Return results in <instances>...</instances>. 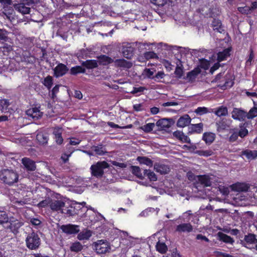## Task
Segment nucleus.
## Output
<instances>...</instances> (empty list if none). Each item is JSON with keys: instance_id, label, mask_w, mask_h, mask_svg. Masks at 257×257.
Here are the masks:
<instances>
[{"instance_id": "obj_39", "label": "nucleus", "mask_w": 257, "mask_h": 257, "mask_svg": "<svg viewBox=\"0 0 257 257\" xmlns=\"http://www.w3.org/2000/svg\"><path fill=\"white\" fill-rule=\"evenodd\" d=\"M10 105V100L7 99H0V110L2 112H7L9 110Z\"/></svg>"}, {"instance_id": "obj_7", "label": "nucleus", "mask_w": 257, "mask_h": 257, "mask_svg": "<svg viewBox=\"0 0 257 257\" xmlns=\"http://www.w3.org/2000/svg\"><path fill=\"white\" fill-rule=\"evenodd\" d=\"M231 114V117L233 119L242 121L245 120L247 115V112L241 108L234 107Z\"/></svg>"}, {"instance_id": "obj_42", "label": "nucleus", "mask_w": 257, "mask_h": 257, "mask_svg": "<svg viewBox=\"0 0 257 257\" xmlns=\"http://www.w3.org/2000/svg\"><path fill=\"white\" fill-rule=\"evenodd\" d=\"M83 248L81 243L78 241L72 243L70 247V250L72 252H78L80 251Z\"/></svg>"}, {"instance_id": "obj_57", "label": "nucleus", "mask_w": 257, "mask_h": 257, "mask_svg": "<svg viewBox=\"0 0 257 257\" xmlns=\"http://www.w3.org/2000/svg\"><path fill=\"white\" fill-rule=\"evenodd\" d=\"M209 112L208 109L205 107H198L194 110V112L197 115H202Z\"/></svg>"}, {"instance_id": "obj_18", "label": "nucleus", "mask_w": 257, "mask_h": 257, "mask_svg": "<svg viewBox=\"0 0 257 257\" xmlns=\"http://www.w3.org/2000/svg\"><path fill=\"white\" fill-rule=\"evenodd\" d=\"M175 230L179 233L190 232L193 230V227L190 223H181L176 226Z\"/></svg>"}, {"instance_id": "obj_30", "label": "nucleus", "mask_w": 257, "mask_h": 257, "mask_svg": "<svg viewBox=\"0 0 257 257\" xmlns=\"http://www.w3.org/2000/svg\"><path fill=\"white\" fill-rule=\"evenodd\" d=\"M82 66L88 69H92L98 67L97 61L93 59L87 60L82 63Z\"/></svg>"}, {"instance_id": "obj_14", "label": "nucleus", "mask_w": 257, "mask_h": 257, "mask_svg": "<svg viewBox=\"0 0 257 257\" xmlns=\"http://www.w3.org/2000/svg\"><path fill=\"white\" fill-rule=\"evenodd\" d=\"M63 129L62 127H55L53 128L52 134L54 139L57 145H60L63 143V139L62 136Z\"/></svg>"}, {"instance_id": "obj_36", "label": "nucleus", "mask_w": 257, "mask_h": 257, "mask_svg": "<svg viewBox=\"0 0 257 257\" xmlns=\"http://www.w3.org/2000/svg\"><path fill=\"white\" fill-rule=\"evenodd\" d=\"M27 113L33 118L38 119L41 115L40 110L37 107H34L27 110Z\"/></svg>"}, {"instance_id": "obj_20", "label": "nucleus", "mask_w": 257, "mask_h": 257, "mask_svg": "<svg viewBox=\"0 0 257 257\" xmlns=\"http://www.w3.org/2000/svg\"><path fill=\"white\" fill-rule=\"evenodd\" d=\"M115 66L117 67L129 69L133 66L132 62L126 61L124 59H116L113 61Z\"/></svg>"}, {"instance_id": "obj_5", "label": "nucleus", "mask_w": 257, "mask_h": 257, "mask_svg": "<svg viewBox=\"0 0 257 257\" xmlns=\"http://www.w3.org/2000/svg\"><path fill=\"white\" fill-rule=\"evenodd\" d=\"M94 249L98 254L105 253L110 250L109 243L106 240H98L94 243Z\"/></svg>"}, {"instance_id": "obj_8", "label": "nucleus", "mask_w": 257, "mask_h": 257, "mask_svg": "<svg viewBox=\"0 0 257 257\" xmlns=\"http://www.w3.org/2000/svg\"><path fill=\"white\" fill-rule=\"evenodd\" d=\"M175 123V121L173 118H162L159 119L156 122V125L161 130H167L170 128Z\"/></svg>"}, {"instance_id": "obj_53", "label": "nucleus", "mask_w": 257, "mask_h": 257, "mask_svg": "<svg viewBox=\"0 0 257 257\" xmlns=\"http://www.w3.org/2000/svg\"><path fill=\"white\" fill-rule=\"evenodd\" d=\"M9 216L5 211L0 210V224L7 223L9 221Z\"/></svg>"}, {"instance_id": "obj_11", "label": "nucleus", "mask_w": 257, "mask_h": 257, "mask_svg": "<svg viewBox=\"0 0 257 257\" xmlns=\"http://www.w3.org/2000/svg\"><path fill=\"white\" fill-rule=\"evenodd\" d=\"M197 11L198 14L203 16L209 15L210 16H218L220 15L218 9L215 8L211 10L210 8H209L206 6H204L201 8H199Z\"/></svg>"}, {"instance_id": "obj_55", "label": "nucleus", "mask_w": 257, "mask_h": 257, "mask_svg": "<svg viewBox=\"0 0 257 257\" xmlns=\"http://www.w3.org/2000/svg\"><path fill=\"white\" fill-rule=\"evenodd\" d=\"M184 73L183 68L182 66H179L177 65L175 68V70L174 71V74L176 75V77L178 79H180L182 77Z\"/></svg>"}, {"instance_id": "obj_26", "label": "nucleus", "mask_w": 257, "mask_h": 257, "mask_svg": "<svg viewBox=\"0 0 257 257\" xmlns=\"http://www.w3.org/2000/svg\"><path fill=\"white\" fill-rule=\"evenodd\" d=\"M241 155L245 156L248 160H253L257 158V150L246 149L241 152Z\"/></svg>"}, {"instance_id": "obj_37", "label": "nucleus", "mask_w": 257, "mask_h": 257, "mask_svg": "<svg viewBox=\"0 0 257 257\" xmlns=\"http://www.w3.org/2000/svg\"><path fill=\"white\" fill-rule=\"evenodd\" d=\"M137 160L141 164H144L149 167H152L153 166V161L147 157L139 156L137 158Z\"/></svg>"}, {"instance_id": "obj_24", "label": "nucleus", "mask_w": 257, "mask_h": 257, "mask_svg": "<svg viewBox=\"0 0 257 257\" xmlns=\"http://www.w3.org/2000/svg\"><path fill=\"white\" fill-rule=\"evenodd\" d=\"M231 50V47H228L224 49L222 51L218 52L217 54V61L221 62L225 60L230 55V52Z\"/></svg>"}, {"instance_id": "obj_61", "label": "nucleus", "mask_w": 257, "mask_h": 257, "mask_svg": "<svg viewBox=\"0 0 257 257\" xmlns=\"http://www.w3.org/2000/svg\"><path fill=\"white\" fill-rule=\"evenodd\" d=\"M62 212L67 214L69 216H74L77 214V212L75 211V208L73 207L72 205L66 210V212L62 211Z\"/></svg>"}, {"instance_id": "obj_27", "label": "nucleus", "mask_w": 257, "mask_h": 257, "mask_svg": "<svg viewBox=\"0 0 257 257\" xmlns=\"http://www.w3.org/2000/svg\"><path fill=\"white\" fill-rule=\"evenodd\" d=\"M22 61L28 63H33L35 61V58L33 57L30 52L23 51L22 54Z\"/></svg>"}, {"instance_id": "obj_41", "label": "nucleus", "mask_w": 257, "mask_h": 257, "mask_svg": "<svg viewBox=\"0 0 257 257\" xmlns=\"http://www.w3.org/2000/svg\"><path fill=\"white\" fill-rule=\"evenodd\" d=\"M147 177L151 181H156L157 180V177L153 171L150 170H145L144 171V178Z\"/></svg>"}, {"instance_id": "obj_28", "label": "nucleus", "mask_w": 257, "mask_h": 257, "mask_svg": "<svg viewBox=\"0 0 257 257\" xmlns=\"http://www.w3.org/2000/svg\"><path fill=\"white\" fill-rule=\"evenodd\" d=\"M248 188L246 184L242 183H237L232 185V189L237 192H245Z\"/></svg>"}, {"instance_id": "obj_49", "label": "nucleus", "mask_w": 257, "mask_h": 257, "mask_svg": "<svg viewBox=\"0 0 257 257\" xmlns=\"http://www.w3.org/2000/svg\"><path fill=\"white\" fill-rule=\"evenodd\" d=\"M92 150L96 154L102 156L103 155L105 151H104L102 145H99L97 146H93Z\"/></svg>"}, {"instance_id": "obj_23", "label": "nucleus", "mask_w": 257, "mask_h": 257, "mask_svg": "<svg viewBox=\"0 0 257 257\" xmlns=\"http://www.w3.org/2000/svg\"><path fill=\"white\" fill-rule=\"evenodd\" d=\"M97 63L100 65L106 66L113 62L114 60L110 57L105 55H100L97 57Z\"/></svg>"}, {"instance_id": "obj_19", "label": "nucleus", "mask_w": 257, "mask_h": 257, "mask_svg": "<svg viewBox=\"0 0 257 257\" xmlns=\"http://www.w3.org/2000/svg\"><path fill=\"white\" fill-rule=\"evenodd\" d=\"M191 119L188 114L181 116L177 122L178 127H184L188 125L191 122Z\"/></svg>"}, {"instance_id": "obj_35", "label": "nucleus", "mask_w": 257, "mask_h": 257, "mask_svg": "<svg viewBox=\"0 0 257 257\" xmlns=\"http://www.w3.org/2000/svg\"><path fill=\"white\" fill-rule=\"evenodd\" d=\"M36 139L40 144L45 145L47 143L49 138L47 134L40 132L37 134Z\"/></svg>"}, {"instance_id": "obj_44", "label": "nucleus", "mask_w": 257, "mask_h": 257, "mask_svg": "<svg viewBox=\"0 0 257 257\" xmlns=\"http://www.w3.org/2000/svg\"><path fill=\"white\" fill-rule=\"evenodd\" d=\"M195 154H197L200 156H203L205 157H209L213 155V152L211 149H208L207 150H197L194 152Z\"/></svg>"}, {"instance_id": "obj_64", "label": "nucleus", "mask_w": 257, "mask_h": 257, "mask_svg": "<svg viewBox=\"0 0 257 257\" xmlns=\"http://www.w3.org/2000/svg\"><path fill=\"white\" fill-rule=\"evenodd\" d=\"M145 57L146 59H152L157 57L156 53L153 51L147 52L145 53Z\"/></svg>"}, {"instance_id": "obj_25", "label": "nucleus", "mask_w": 257, "mask_h": 257, "mask_svg": "<svg viewBox=\"0 0 257 257\" xmlns=\"http://www.w3.org/2000/svg\"><path fill=\"white\" fill-rule=\"evenodd\" d=\"M23 225V223L17 219L10 220L9 228L13 232H18L19 229Z\"/></svg>"}, {"instance_id": "obj_60", "label": "nucleus", "mask_w": 257, "mask_h": 257, "mask_svg": "<svg viewBox=\"0 0 257 257\" xmlns=\"http://www.w3.org/2000/svg\"><path fill=\"white\" fill-rule=\"evenodd\" d=\"M8 32L6 30L0 29V40L4 42H7L9 39Z\"/></svg>"}, {"instance_id": "obj_40", "label": "nucleus", "mask_w": 257, "mask_h": 257, "mask_svg": "<svg viewBox=\"0 0 257 257\" xmlns=\"http://www.w3.org/2000/svg\"><path fill=\"white\" fill-rule=\"evenodd\" d=\"M215 114L218 116H225L228 114V109L225 106H221L215 111Z\"/></svg>"}, {"instance_id": "obj_6", "label": "nucleus", "mask_w": 257, "mask_h": 257, "mask_svg": "<svg viewBox=\"0 0 257 257\" xmlns=\"http://www.w3.org/2000/svg\"><path fill=\"white\" fill-rule=\"evenodd\" d=\"M257 243L256 235L253 233H248L244 235L243 240L241 241V243L244 247L252 249L253 245Z\"/></svg>"}, {"instance_id": "obj_1", "label": "nucleus", "mask_w": 257, "mask_h": 257, "mask_svg": "<svg viewBox=\"0 0 257 257\" xmlns=\"http://www.w3.org/2000/svg\"><path fill=\"white\" fill-rule=\"evenodd\" d=\"M19 174L13 169H3L0 171V182L12 186L19 181Z\"/></svg>"}, {"instance_id": "obj_62", "label": "nucleus", "mask_w": 257, "mask_h": 257, "mask_svg": "<svg viewBox=\"0 0 257 257\" xmlns=\"http://www.w3.org/2000/svg\"><path fill=\"white\" fill-rule=\"evenodd\" d=\"M87 55V50L84 49H81L78 51L76 56L78 58H85Z\"/></svg>"}, {"instance_id": "obj_58", "label": "nucleus", "mask_w": 257, "mask_h": 257, "mask_svg": "<svg viewBox=\"0 0 257 257\" xmlns=\"http://www.w3.org/2000/svg\"><path fill=\"white\" fill-rule=\"evenodd\" d=\"M133 109L137 112L146 110L145 105L144 103H138L133 105Z\"/></svg>"}, {"instance_id": "obj_10", "label": "nucleus", "mask_w": 257, "mask_h": 257, "mask_svg": "<svg viewBox=\"0 0 257 257\" xmlns=\"http://www.w3.org/2000/svg\"><path fill=\"white\" fill-rule=\"evenodd\" d=\"M22 164L27 172H33L36 169V162L29 158L24 157L22 159Z\"/></svg>"}, {"instance_id": "obj_34", "label": "nucleus", "mask_w": 257, "mask_h": 257, "mask_svg": "<svg viewBox=\"0 0 257 257\" xmlns=\"http://www.w3.org/2000/svg\"><path fill=\"white\" fill-rule=\"evenodd\" d=\"M197 177L198 181L201 183V184L206 187L211 186V182L210 181V178L208 176L204 175H199Z\"/></svg>"}, {"instance_id": "obj_43", "label": "nucleus", "mask_w": 257, "mask_h": 257, "mask_svg": "<svg viewBox=\"0 0 257 257\" xmlns=\"http://www.w3.org/2000/svg\"><path fill=\"white\" fill-rule=\"evenodd\" d=\"M156 250L161 253H165L167 252L168 248L164 242L158 241L156 245Z\"/></svg>"}, {"instance_id": "obj_51", "label": "nucleus", "mask_w": 257, "mask_h": 257, "mask_svg": "<svg viewBox=\"0 0 257 257\" xmlns=\"http://www.w3.org/2000/svg\"><path fill=\"white\" fill-rule=\"evenodd\" d=\"M257 116V107L253 106L248 112H247L246 117L247 119H251Z\"/></svg>"}, {"instance_id": "obj_22", "label": "nucleus", "mask_w": 257, "mask_h": 257, "mask_svg": "<svg viewBox=\"0 0 257 257\" xmlns=\"http://www.w3.org/2000/svg\"><path fill=\"white\" fill-rule=\"evenodd\" d=\"M64 206L65 203L62 200H57L53 201L51 200L50 207L53 211H60Z\"/></svg>"}, {"instance_id": "obj_21", "label": "nucleus", "mask_w": 257, "mask_h": 257, "mask_svg": "<svg viewBox=\"0 0 257 257\" xmlns=\"http://www.w3.org/2000/svg\"><path fill=\"white\" fill-rule=\"evenodd\" d=\"M216 135L211 132H205L202 136V140L207 145H210L215 140Z\"/></svg>"}, {"instance_id": "obj_50", "label": "nucleus", "mask_w": 257, "mask_h": 257, "mask_svg": "<svg viewBox=\"0 0 257 257\" xmlns=\"http://www.w3.org/2000/svg\"><path fill=\"white\" fill-rule=\"evenodd\" d=\"M199 63V66L198 67L205 70H208L210 67V61L204 58L200 59Z\"/></svg>"}, {"instance_id": "obj_33", "label": "nucleus", "mask_w": 257, "mask_h": 257, "mask_svg": "<svg viewBox=\"0 0 257 257\" xmlns=\"http://www.w3.org/2000/svg\"><path fill=\"white\" fill-rule=\"evenodd\" d=\"M92 235V231L88 229H84L80 232L77 235V238L80 240L88 239Z\"/></svg>"}, {"instance_id": "obj_16", "label": "nucleus", "mask_w": 257, "mask_h": 257, "mask_svg": "<svg viewBox=\"0 0 257 257\" xmlns=\"http://www.w3.org/2000/svg\"><path fill=\"white\" fill-rule=\"evenodd\" d=\"M234 84L233 79L230 75H226L224 76L222 83L218 84V86L222 89L225 90L227 88L231 87Z\"/></svg>"}, {"instance_id": "obj_29", "label": "nucleus", "mask_w": 257, "mask_h": 257, "mask_svg": "<svg viewBox=\"0 0 257 257\" xmlns=\"http://www.w3.org/2000/svg\"><path fill=\"white\" fill-rule=\"evenodd\" d=\"M218 236L220 240L226 243L233 244L234 240L231 236L221 232L218 233Z\"/></svg>"}, {"instance_id": "obj_38", "label": "nucleus", "mask_w": 257, "mask_h": 257, "mask_svg": "<svg viewBox=\"0 0 257 257\" xmlns=\"http://www.w3.org/2000/svg\"><path fill=\"white\" fill-rule=\"evenodd\" d=\"M86 70L81 66H76L72 67L70 70L71 75H76L80 73H85Z\"/></svg>"}, {"instance_id": "obj_46", "label": "nucleus", "mask_w": 257, "mask_h": 257, "mask_svg": "<svg viewBox=\"0 0 257 257\" xmlns=\"http://www.w3.org/2000/svg\"><path fill=\"white\" fill-rule=\"evenodd\" d=\"M131 168L132 173L134 175H135L140 179H143L144 178V176L142 175L141 169L139 167L136 166H132Z\"/></svg>"}, {"instance_id": "obj_4", "label": "nucleus", "mask_w": 257, "mask_h": 257, "mask_svg": "<svg viewBox=\"0 0 257 257\" xmlns=\"http://www.w3.org/2000/svg\"><path fill=\"white\" fill-rule=\"evenodd\" d=\"M33 4H37L36 0H20V3L14 5L15 9L22 15L30 14L31 9L30 6Z\"/></svg>"}, {"instance_id": "obj_56", "label": "nucleus", "mask_w": 257, "mask_h": 257, "mask_svg": "<svg viewBox=\"0 0 257 257\" xmlns=\"http://www.w3.org/2000/svg\"><path fill=\"white\" fill-rule=\"evenodd\" d=\"M238 11L243 15L250 14L251 12V9L249 6H245L243 7H238Z\"/></svg>"}, {"instance_id": "obj_3", "label": "nucleus", "mask_w": 257, "mask_h": 257, "mask_svg": "<svg viewBox=\"0 0 257 257\" xmlns=\"http://www.w3.org/2000/svg\"><path fill=\"white\" fill-rule=\"evenodd\" d=\"M109 167V164L105 161L97 162L90 167L91 175L96 178H100L104 174V169Z\"/></svg>"}, {"instance_id": "obj_13", "label": "nucleus", "mask_w": 257, "mask_h": 257, "mask_svg": "<svg viewBox=\"0 0 257 257\" xmlns=\"http://www.w3.org/2000/svg\"><path fill=\"white\" fill-rule=\"evenodd\" d=\"M201 71L199 67L195 68L193 70L187 73L186 76L183 78L188 82H194L197 76L201 73Z\"/></svg>"}, {"instance_id": "obj_9", "label": "nucleus", "mask_w": 257, "mask_h": 257, "mask_svg": "<svg viewBox=\"0 0 257 257\" xmlns=\"http://www.w3.org/2000/svg\"><path fill=\"white\" fill-rule=\"evenodd\" d=\"M60 229L64 233L67 234H77L80 231L79 225L72 224L62 225L61 226Z\"/></svg>"}, {"instance_id": "obj_48", "label": "nucleus", "mask_w": 257, "mask_h": 257, "mask_svg": "<svg viewBox=\"0 0 257 257\" xmlns=\"http://www.w3.org/2000/svg\"><path fill=\"white\" fill-rule=\"evenodd\" d=\"M51 198L47 195L45 197V199L39 202L37 206L39 208H44L50 204Z\"/></svg>"}, {"instance_id": "obj_59", "label": "nucleus", "mask_w": 257, "mask_h": 257, "mask_svg": "<svg viewBox=\"0 0 257 257\" xmlns=\"http://www.w3.org/2000/svg\"><path fill=\"white\" fill-rule=\"evenodd\" d=\"M224 72H220L216 75L215 78L212 80V82L222 83L223 81Z\"/></svg>"}, {"instance_id": "obj_31", "label": "nucleus", "mask_w": 257, "mask_h": 257, "mask_svg": "<svg viewBox=\"0 0 257 257\" xmlns=\"http://www.w3.org/2000/svg\"><path fill=\"white\" fill-rule=\"evenodd\" d=\"M203 123L200 122L197 124H192L189 127V131L188 134L192 133L200 134L203 131Z\"/></svg>"}, {"instance_id": "obj_52", "label": "nucleus", "mask_w": 257, "mask_h": 257, "mask_svg": "<svg viewBox=\"0 0 257 257\" xmlns=\"http://www.w3.org/2000/svg\"><path fill=\"white\" fill-rule=\"evenodd\" d=\"M244 125L245 123L240 124L239 126L240 127V129L238 133H237L238 136L241 138H243L244 137L246 136L248 134V130L244 126Z\"/></svg>"}, {"instance_id": "obj_15", "label": "nucleus", "mask_w": 257, "mask_h": 257, "mask_svg": "<svg viewBox=\"0 0 257 257\" xmlns=\"http://www.w3.org/2000/svg\"><path fill=\"white\" fill-rule=\"evenodd\" d=\"M211 26L214 31L220 33H224V27L223 26L221 21L217 17L213 18Z\"/></svg>"}, {"instance_id": "obj_47", "label": "nucleus", "mask_w": 257, "mask_h": 257, "mask_svg": "<svg viewBox=\"0 0 257 257\" xmlns=\"http://www.w3.org/2000/svg\"><path fill=\"white\" fill-rule=\"evenodd\" d=\"M53 79L51 76L48 75L44 78L43 84L48 89L50 90L53 85Z\"/></svg>"}, {"instance_id": "obj_32", "label": "nucleus", "mask_w": 257, "mask_h": 257, "mask_svg": "<svg viewBox=\"0 0 257 257\" xmlns=\"http://www.w3.org/2000/svg\"><path fill=\"white\" fill-rule=\"evenodd\" d=\"M122 51L123 56L128 59H132L134 55V49L131 46L123 47Z\"/></svg>"}, {"instance_id": "obj_17", "label": "nucleus", "mask_w": 257, "mask_h": 257, "mask_svg": "<svg viewBox=\"0 0 257 257\" xmlns=\"http://www.w3.org/2000/svg\"><path fill=\"white\" fill-rule=\"evenodd\" d=\"M154 170L160 174H167L170 171V168L168 165L162 163H155L154 166Z\"/></svg>"}, {"instance_id": "obj_12", "label": "nucleus", "mask_w": 257, "mask_h": 257, "mask_svg": "<svg viewBox=\"0 0 257 257\" xmlns=\"http://www.w3.org/2000/svg\"><path fill=\"white\" fill-rule=\"evenodd\" d=\"M69 69L63 63H59L54 69V74L56 77H60L65 75Z\"/></svg>"}, {"instance_id": "obj_63", "label": "nucleus", "mask_w": 257, "mask_h": 257, "mask_svg": "<svg viewBox=\"0 0 257 257\" xmlns=\"http://www.w3.org/2000/svg\"><path fill=\"white\" fill-rule=\"evenodd\" d=\"M151 1L153 4L161 7L165 6L167 3V0H151Z\"/></svg>"}, {"instance_id": "obj_45", "label": "nucleus", "mask_w": 257, "mask_h": 257, "mask_svg": "<svg viewBox=\"0 0 257 257\" xmlns=\"http://www.w3.org/2000/svg\"><path fill=\"white\" fill-rule=\"evenodd\" d=\"M0 48L5 55H8L13 50L12 46L7 43L2 42L0 43Z\"/></svg>"}, {"instance_id": "obj_2", "label": "nucleus", "mask_w": 257, "mask_h": 257, "mask_svg": "<svg viewBox=\"0 0 257 257\" xmlns=\"http://www.w3.org/2000/svg\"><path fill=\"white\" fill-rule=\"evenodd\" d=\"M26 245L30 250H37L41 245V238L37 232L29 233L25 239Z\"/></svg>"}, {"instance_id": "obj_54", "label": "nucleus", "mask_w": 257, "mask_h": 257, "mask_svg": "<svg viewBox=\"0 0 257 257\" xmlns=\"http://www.w3.org/2000/svg\"><path fill=\"white\" fill-rule=\"evenodd\" d=\"M155 127L154 123H148L141 127L142 130L146 133H150Z\"/></svg>"}]
</instances>
